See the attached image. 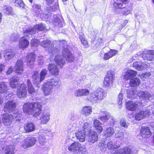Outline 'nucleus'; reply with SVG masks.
<instances>
[{
  "label": "nucleus",
  "instance_id": "obj_47",
  "mask_svg": "<svg viewBox=\"0 0 154 154\" xmlns=\"http://www.w3.org/2000/svg\"><path fill=\"white\" fill-rule=\"evenodd\" d=\"M19 37V35L17 33H12L10 37V40L12 42L16 41Z\"/></svg>",
  "mask_w": 154,
  "mask_h": 154
},
{
  "label": "nucleus",
  "instance_id": "obj_29",
  "mask_svg": "<svg viewBox=\"0 0 154 154\" xmlns=\"http://www.w3.org/2000/svg\"><path fill=\"white\" fill-rule=\"evenodd\" d=\"M85 131H80L76 133L75 134L76 137L79 141L83 142L85 141Z\"/></svg>",
  "mask_w": 154,
  "mask_h": 154
},
{
  "label": "nucleus",
  "instance_id": "obj_7",
  "mask_svg": "<svg viewBox=\"0 0 154 154\" xmlns=\"http://www.w3.org/2000/svg\"><path fill=\"white\" fill-rule=\"evenodd\" d=\"M16 109V103L13 100H10L5 103L3 110L5 112H12Z\"/></svg>",
  "mask_w": 154,
  "mask_h": 154
},
{
  "label": "nucleus",
  "instance_id": "obj_31",
  "mask_svg": "<svg viewBox=\"0 0 154 154\" xmlns=\"http://www.w3.org/2000/svg\"><path fill=\"white\" fill-rule=\"evenodd\" d=\"M132 150L128 147L125 148L124 149H120L115 151L113 154H131Z\"/></svg>",
  "mask_w": 154,
  "mask_h": 154
},
{
  "label": "nucleus",
  "instance_id": "obj_30",
  "mask_svg": "<svg viewBox=\"0 0 154 154\" xmlns=\"http://www.w3.org/2000/svg\"><path fill=\"white\" fill-rule=\"evenodd\" d=\"M118 53V51L117 50L110 49L109 51L104 54L103 58L105 60H108L115 55Z\"/></svg>",
  "mask_w": 154,
  "mask_h": 154
},
{
  "label": "nucleus",
  "instance_id": "obj_54",
  "mask_svg": "<svg viewBox=\"0 0 154 154\" xmlns=\"http://www.w3.org/2000/svg\"><path fill=\"white\" fill-rule=\"evenodd\" d=\"M79 151V154H87L88 153L86 148L84 146H81Z\"/></svg>",
  "mask_w": 154,
  "mask_h": 154
},
{
  "label": "nucleus",
  "instance_id": "obj_4",
  "mask_svg": "<svg viewBox=\"0 0 154 154\" xmlns=\"http://www.w3.org/2000/svg\"><path fill=\"white\" fill-rule=\"evenodd\" d=\"M46 28L45 25L42 23L34 26L32 27L29 28L24 32L25 36H27L28 35H31L38 32V31L44 30Z\"/></svg>",
  "mask_w": 154,
  "mask_h": 154
},
{
  "label": "nucleus",
  "instance_id": "obj_35",
  "mask_svg": "<svg viewBox=\"0 0 154 154\" xmlns=\"http://www.w3.org/2000/svg\"><path fill=\"white\" fill-rule=\"evenodd\" d=\"M94 126L98 133H100L102 131L103 128L102 124L99 121L95 119L93 121Z\"/></svg>",
  "mask_w": 154,
  "mask_h": 154
},
{
  "label": "nucleus",
  "instance_id": "obj_32",
  "mask_svg": "<svg viewBox=\"0 0 154 154\" xmlns=\"http://www.w3.org/2000/svg\"><path fill=\"white\" fill-rule=\"evenodd\" d=\"M54 61L60 67H62L65 63V60L63 59L62 57L60 55L55 56Z\"/></svg>",
  "mask_w": 154,
  "mask_h": 154
},
{
  "label": "nucleus",
  "instance_id": "obj_14",
  "mask_svg": "<svg viewBox=\"0 0 154 154\" xmlns=\"http://www.w3.org/2000/svg\"><path fill=\"white\" fill-rule=\"evenodd\" d=\"M90 91L87 88L79 89L75 90L74 92V95L75 97H81L88 96Z\"/></svg>",
  "mask_w": 154,
  "mask_h": 154
},
{
  "label": "nucleus",
  "instance_id": "obj_10",
  "mask_svg": "<svg viewBox=\"0 0 154 154\" xmlns=\"http://www.w3.org/2000/svg\"><path fill=\"white\" fill-rule=\"evenodd\" d=\"M8 90V85L6 82H2L0 83V93H5L4 98L5 99H8L9 97L12 95L11 93H10L7 92Z\"/></svg>",
  "mask_w": 154,
  "mask_h": 154
},
{
  "label": "nucleus",
  "instance_id": "obj_25",
  "mask_svg": "<svg viewBox=\"0 0 154 154\" xmlns=\"http://www.w3.org/2000/svg\"><path fill=\"white\" fill-rule=\"evenodd\" d=\"M81 147L80 143L77 142H74L70 145L68 147V149L73 152H76L79 150Z\"/></svg>",
  "mask_w": 154,
  "mask_h": 154
},
{
  "label": "nucleus",
  "instance_id": "obj_59",
  "mask_svg": "<svg viewBox=\"0 0 154 154\" xmlns=\"http://www.w3.org/2000/svg\"><path fill=\"white\" fill-rule=\"evenodd\" d=\"M123 98V95L122 92H121L119 95L118 96V104L119 105H121L122 103V100Z\"/></svg>",
  "mask_w": 154,
  "mask_h": 154
},
{
  "label": "nucleus",
  "instance_id": "obj_22",
  "mask_svg": "<svg viewBox=\"0 0 154 154\" xmlns=\"http://www.w3.org/2000/svg\"><path fill=\"white\" fill-rule=\"evenodd\" d=\"M137 72L132 70H128L125 73L123 78L126 80L130 79L135 76Z\"/></svg>",
  "mask_w": 154,
  "mask_h": 154
},
{
  "label": "nucleus",
  "instance_id": "obj_36",
  "mask_svg": "<svg viewBox=\"0 0 154 154\" xmlns=\"http://www.w3.org/2000/svg\"><path fill=\"white\" fill-rule=\"evenodd\" d=\"M137 91L134 89V90H127V97L130 99H133L136 97L137 95Z\"/></svg>",
  "mask_w": 154,
  "mask_h": 154
},
{
  "label": "nucleus",
  "instance_id": "obj_23",
  "mask_svg": "<svg viewBox=\"0 0 154 154\" xmlns=\"http://www.w3.org/2000/svg\"><path fill=\"white\" fill-rule=\"evenodd\" d=\"M138 105L137 102H134L132 101H129L126 103V109L129 110L134 111L137 108Z\"/></svg>",
  "mask_w": 154,
  "mask_h": 154
},
{
  "label": "nucleus",
  "instance_id": "obj_45",
  "mask_svg": "<svg viewBox=\"0 0 154 154\" xmlns=\"http://www.w3.org/2000/svg\"><path fill=\"white\" fill-rule=\"evenodd\" d=\"M3 11L6 14H12V8L10 6H6L5 8L3 10Z\"/></svg>",
  "mask_w": 154,
  "mask_h": 154
},
{
  "label": "nucleus",
  "instance_id": "obj_15",
  "mask_svg": "<svg viewBox=\"0 0 154 154\" xmlns=\"http://www.w3.org/2000/svg\"><path fill=\"white\" fill-rule=\"evenodd\" d=\"M137 96L140 98L148 101L152 99L153 95L146 91H140L137 93Z\"/></svg>",
  "mask_w": 154,
  "mask_h": 154
},
{
  "label": "nucleus",
  "instance_id": "obj_21",
  "mask_svg": "<svg viewBox=\"0 0 154 154\" xmlns=\"http://www.w3.org/2000/svg\"><path fill=\"white\" fill-rule=\"evenodd\" d=\"M15 55V52L12 50L9 49L5 51L4 57L7 60L12 59Z\"/></svg>",
  "mask_w": 154,
  "mask_h": 154
},
{
  "label": "nucleus",
  "instance_id": "obj_11",
  "mask_svg": "<svg viewBox=\"0 0 154 154\" xmlns=\"http://www.w3.org/2000/svg\"><path fill=\"white\" fill-rule=\"evenodd\" d=\"M150 113V112L149 110H144L139 111L138 113H136L133 117H134L135 120H140L144 117H148Z\"/></svg>",
  "mask_w": 154,
  "mask_h": 154
},
{
  "label": "nucleus",
  "instance_id": "obj_1",
  "mask_svg": "<svg viewBox=\"0 0 154 154\" xmlns=\"http://www.w3.org/2000/svg\"><path fill=\"white\" fill-rule=\"evenodd\" d=\"M42 106L38 103H26L23 106V111L27 113H31L36 117L41 113Z\"/></svg>",
  "mask_w": 154,
  "mask_h": 154
},
{
  "label": "nucleus",
  "instance_id": "obj_50",
  "mask_svg": "<svg viewBox=\"0 0 154 154\" xmlns=\"http://www.w3.org/2000/svg\"><path fill=\"white\" fill-rule=\"evenodd\" d=\"M54 24L55 26H57L59 27L62 26V22L57 17L54 19Z\"/></svg>",
  "mask_w": 154,
  "mask_h": 154
},
{
  "label": "nucleus",
  "instance_id": "obj_60",
  "mask_svg": "<svg viewBox=\"0 0 154 154\" xmlns=\"http://www.w3.org/2000/svg\"><path fill=\"white\" fill-rule=\"evenodd\" d=\"M13 70V69L12 67L11 66H10L8 68V69L7 71L6 74L7 75H10L12 73Z\"/></svg>",
  "mask_w": 154,
  "mask_h": 154
},
{
  "label": "nucleus",
  "instance_id": "obj_61",
  "mask_svg": "<svg viewBox=\"0 0 154 154\" xmlns=\"http://www.w3.org/2000/svg\"><path fill=\"white\" fill-rule=\"evenodd\" d=\"M10 86L13 88H16L18 85L17 83H15L11 81L10 82Z\"/></svg>",
  "mask_w": 154,
  "mask_h": 154
},
{
  "label": "nucleus",
  "instance_id": "obj_42",
  "mask_svg": "<svg viewBox=\"0 0 154 154\" xmlns=\"http://www.w3.org/2000/svg\"><path fill=\"white\" fill-rule=\"evenodd\" d=\"M115 131L114 129L112 128H107L104 132L105 135L107 137L112 136L115 133Z\"/></svg>",
  "mask_w": 154,
  "mask_h": 154
},
{
  "label": "nucleus",
  "instance_id": "obj_8",
  "mask_svg": "<svg viewBox=\"0 0 154 154\" xmlns=\"http://www.w3.org/2000/svg\"><path fill=\"white\" fill-rule=\"evenodd\" d=\"M50 42L47 39L44 40L41 42V45L44 48L48 47V51L49 53H51L52 54L53 56H54V55L55 54V53H57V51L56 49H53V46L51 45H50Z\"/></svg>",
  "mask_w": 154,
  "mask_h": 154
},
{
  "label": "nucleus",
  "instance_id": "obj_13",
  "mask_svg": "<svg viewBox=\"0 0 154 154\" xmlns=\"http://www.w3.org/2000/svg\"><path fill=\"white\" fill-rule=\"evenodd\" d=\"M36 141L35 138L32 137H29L25 140L24 143L22 145V146L25 149L32 146L35 145Z\"/></svg>",
  "mask_w": 154,
  "mask_h": 154
},
{
  "label": "nucleus",
  "instance_id": "obj_51",
  "mask_svg": "<svg viewBox=\"0 0 154 154\" xmlns=\"http://www.w3.org/2000/svg\"><path fill=\"white\" fill-rule=\"evenodd\" d=\"M91 127L90 124L87 122H85L84 124V126H83V129L84 130V131H85V132L87 131L88 132H89L91 130L90 128Z\"/></svg>",
  "mask_w": 154,
  "mask_h": 154
},
{
  "label": "nucleus",
  "instance_id": "obj_6",
  "mask_svg": "<svg viewBox=\"0 0 154 154\" xmlns=\"http://www.w3.org/2000/svg\"><path fill=\"white\" fill-rule=\"evenodd\" d=\"M98 136L96 132L93 130H91L87 134L86 140L90 144H92L97 141Z\"/></svg>",
  "mask_w": 154,
  "mask_h": 154
},
{
  "label": "nucleus",
  "instance_id": "obj_52",
  "mask_svg": "<svg viewBox=\"0 0 154 154\" xmlns=\"http://www.w3.org/2000/svg\"><path fill=\"white\" fill-rule=\"evenodd\" d=\"M119 1H117L115 2L113 4L115 8L116 9L121 8L122 6V3L119 2Z\"/></svg>",
  "mask_w": 154,
  "mask_h": 154
},
{
  "label": "nucleus",
  "instance_id": "obj_33",
  "mask_svg": "<svg viewBox=\"0 0 154 154\" xmlns=\"http://www.w3.org/2000/svg\"><path fill=\"white\" fill-rule=\"evenodd\" d=\"M24 127L25 131L30 132L35 130V127L34 125L32 123H28L24 125Z\"/></svg>",
  "mask_w": 154,
  "mask_h": 154
},
{
  "label": "nucleus",
  "instance_id": "obj_28",
  "mask_svg": "<svg viewBox=\"0 0 154 154\" xmlns=\"http://www.w3.org/2000/svg\"><path fill=\"white\" fill-rule=\"evenodd\" d=\"M133 66L138 70H141L144 68H146V64L143 63L140 61H136L133 63Z\"/></svg>",
  "mask_w": 154,
  "mask_h": 154
},
{
  "label": "nucleus",
  "instance_id": "obj_18",
  "mask_svg": "<svg viewBox=\"0 0 154 154\" xmlns=\"http://www.w3.org/2000/svg\"><path fill=\"white\" fill-rule=\"evenodd\" d=\"M140 133L141 136L144 138L148 137L152 134L148 127H142L140 129Z\"/></svg>",
  "mask_w": 154,
  "mask_h": 154
},
{
  "label": "nucleus",
  "instance_id": "obj_41",
  "mask_svg": "<svg viewBox=\"0 0 154 154\" xmlns=\"http://www.w3.org/2000/svg\"><path fill=\"white\" fill-rule=\"evenodd\" d=\"M27 84L29 93L32 94H35L37 90L34 88L32 87L31 82L29 79H28L27 80Z\"/></svg>",
  "mask_w": 154,
  "mask_h": 154
},
{
  "label": "nucleus",
  "instance_id": "obj_40",
  "mask_svg": "<svg viewBox=\"0 0 154 154\" xmlns=\"http://www.w3.org/2000/svg\"><path fill=\"white\" fill-rule=\"evenodd\" d=\"M14 147L12 146H5L3 148V149L5 152V154H14Z\"/></svg>",
  "mask_w": 154,
  "mask_h": 154
},
{
  "label": "nucleus",
  "instance_id": "obj_34",
  "mask_svg": "<svg viewBox=\"0 0 154 154\" xmlns=\"http://www.w3.org/2000/svg\"><path fill=\"white\" fill-rule=\"evenodd\" d=\"M32 78L33 82L37 84H39L42 82L40 80V76H39V74L37 71L33 72Z\"/></svg>",
  "mask_w": 154,
  "mask_h": 154
},
{
  "label": "nucleus",
  "instance_id": "obj_19",
  "mask_svg": "<svg viewBox=\"0 0 154 154\" xmlns=\"http://www.w3.org/2000/svg\"><path fill=\"white\" fill-rule=\"evenodd\" d=\"M50 114L48 112L42 113L39 117V120L40 123L42 124H46L50 120Z\"/></svg>",
  "mask_w": 154,
  "mask_h": 154
},
{
  "label": "nucleus",
  "instance_id": "obj_16",
  "mask_svg": "<svg viewBox=\"0 0 154 154\" xmlns=\"http://www.w3.org/2000/svg\"><path fill=\"white\" fill-rule=\"evenodd\" d=\"M48 69L50 74L54 76L58 75L59 74V69L57 66L54 64H49L48 66Z\"/></svg>",
  "mask_w": 154,
  "mask_h": 154
},
{
  "label": "nucleus",
  "instance_id": "obj_48",
  "mask_svg": "<svg viewBox=\"0 0 154 154\" xmlns=\"http://www.w3.org/2000/svg\"><path fill=\"white\" fill-rule=\"evenodd\" d=\"M14 4L17 7H20L21 8H24V4L21 0H16L14 2Z\"/></svg>",
  "mask_w": 154,
  "mask_h": 154
},
{
  "label": "nucleus",
  "instance_id": "obj_39",
  "mask_svg": "<svg viewBox=\"0 0 154 154\" xmlns=\"http://www.w3.org/2000/svg\"><path fill=\"white\" fill-rule=\"evenodd\" d=\"M92 112V108L90 106H85L82 109L81 113L85 116H88Z\"/></svg>",
  "mask_w": 154,
  "mask_h": 154
},
{
  "label": "nucleus",
  "instance_id": "obj_55",
  "mask_svg": "<svg viewBox=\"0 0 154 154\" xmlns=\"http://www.w3.org/2000/svg\"><path fill=\"white\" fill-rule=\"evenodd\" d=\"M150 74L149 72H146L143 74L140 75V78L143 80H144L145 79H147L149 78L150 76Z\"/></svg>",
  "mask_w": 154,
  "mask_h": 154
},
{
  "label": "nucleus",
  "instance_id": "obj_44",
  "mask_svg": "<svg viewBox=\"0 0 154 154\" xmlns=\"http://www.w3.org/2000/svg\"><path fill=\"white\" fill-rule=\"evenodd\" d=\"M44 133L43 134H40L38 137V141L40 144L44 145L46 142V140L45 137Z\"/></svg>",
  "mask_w": 154,
  "mask_h": 154
},
{
  "label": "nucleus",
  "instance_id": "obj_57",
  "mask_svg": "<svg viewBox=\"0 0 154 154\" xmlns=\"http://www.w3.org/2000/svg\"><path fill=\"white\" fill-rule=\"evenodd\" d=\"M131 10V8L130 7H128L126 9H125L124 11L122 12L123 15H126L130 13Z\"/></svg>",
  "mask_w": 154,
  "mask_h": 154
},
{
  "label": "nucleus",
  "instance_id": "obj_49",
  "mask_svg": "<svg viewBox=\"0 0 154 154\" xmlns=\"http://www.w3.org/2000/svg\"><path fill=\"white\" fill-rule=\"evenodd\" d=\"M107 147L109 149H113L115 148H118L119 147L115 145L114 143L112 141L109 142L107 144Z\"/></svg>",
  "mask_w": 154,
  "mask_h": 154
},
{
  "label": "nucleus",
  "instance_id": "obj_38",
  "mask_svg": "<svg viewBox=\"0 0 154 154\" xmlns=\"http://www.w3.org/2000/svg\"><path fill=\"white\" fill-rule=\"evenodd\" d=\"M140 84V80L137 77L131 79L129 83L130 86L133 87L138 86Z\"/></svg>",
  "mask_w": 154,
  "mask_h": 154
},
{
  "label": "nucleus",
  "instance_id": "obj_24",
  "mask_svg": "<svg viewBox=\"0 0 154 154\" xmlns=\"http://www.w3.org/2000/svg\"><path fill=\"white\" fill-rule=\"evenodd\" d=\"M35 57V55L33 53L29 54L26 57L27 65L31 67H32L34 64Z\"/></svg>",
  "mask_w": 154,
  "mask_h": 154
},
{
  "label": "nucleus",
  "instance_id": "obj_12",
  "mask_svg": "<svg viewBox=\"0 0 154 154\" xmlns=\"http://www.w3.org/2000/svg\"><path fill=\"white\" fill-rule=\"evenodd\" d=\"M62 55L67 61L72 62L75 60L74 56L67 48H64L62 51Z\"/></svg>",
  "mask_w": 154,
  "mask_h": 154
},
{
  "label": "nucleus",
  "instance_id": "obj_26",
  "mask_svg": "<svg viewBox=\"0 0 154 154\" xmlns=\"http://www.w3.org/2000/svg\"><path fill=\"white\" fill-rule=\"evenodd\" d=\"M19 42V48L23 49L27 48L29 43V41L23 37L20 38Z\"/></svg>",
  "mask_w": 154,
  "mask_h": 154
},
{
  "label": "nucleus",
  "instance_id": "obj_27",
  "mask_svg": "<svg viewBox=\"0 0 154 154\" xmlns=\"http://www.w3.org/2000/svg\"><path fill=\"white\" fill-rule=\"evenodd\" d=\"M147 54L146 55L143 54V58L144 59H146L149 61L154 60V50L147 51H145Z\"/></svg>",
  "mask_w": 154,
  "mask_h": 154
},
{
  "label": "nucleus",
  "instance_id": "obj_17",
  "mask_svg": "<svg viewBox=\"0 0 154 154\" xmlns=\"http://www.w3.org/2000/svg\"><path fill=\"white\" fill-rule=\"evenodd\" d=\"M23 63L22 60H18L15 66V72L19 74H21L23 71Z\"/></svg>",
  "mask_w": 154,
  "mask_h": 154
},
{
  "label": "nucleus",
  "instance_id": "obj_2",
  "mask_svg": "<svg viewBox=\"0 0 154 154\" xmlns=\"http://www.w3.org/2000/svg\"><path fill=\"white\" fill-rule=\"evenodd\" d=\"M106 94L103 89L98 88L94 92H92L87 98V99L91 101L101 100L106 96Z\"/></svg>",
  "mask_w": 154,
  "mask_h": 154
},
{
  "label": "nucleus",
  "instance_id": "obj_5",
  "mask_svg": "<svg viewBox=\"0 0 154 154\" xmlns=\"http://www.w3.org/2000/svg\"><path fill=\"white\" fill-rule=\"evenodd\" d=\"M115 79L114 75L111 71H109L104 79L103 86L107 90L111 88L112 86L113 80Z\"/></svg>",
  "mask_w": 154,
  "mask_h": 154
},
{
  "label": "nucleus",
  "instance_id": "obj_64",
  "mask_svg": "<svg viewBox=\"0 0 154 154\" xmlns=\"http://www.w3.org/2000/svg\"><path fill=\"white\" fill-rule=\"evenodd\" d=\"M32 7L34 10L35 9H39L40 8V6L37 4H34Z\"/></svg>",
  "mask_w": 154,
  "mask_h": 154
},
{
  "label": "nucleus",
  "instance_id": "obj_37",
  "mask_svg": "<svg viewBox=\"0 0 154 154\" xmlns=\"http://www.w3.org/2000/svg\"><path fill=\"white\" fill-rule=\"evenodd\" d=\"M105 116H103L100 117V120L102 121H105L106 120H108L109 119H110L112 120V122L114 123L115 121L114 118L110 114L107 112L105 111L104 112Z\"/></svg>",
  "mask_w": 154,
  "mask_h": 154
},
{
  "label": "nucleus",
  "instance_id": "obj_9",
  "mask_svg": "<svg viewBox=\"0 0 154 154\" xmlns=\"http://www.w3.org/2000/svg\"><path fill=\"white\" fill-rule=\"evenodd\" d=\"M19 87L17 91V96L20 98L26 97L27 94L26 85L24 84H22L19 85Z\"/></svg>",
  "mask_w": 154,
  "mask_h": 154
},
{
  "label": "nucleus",
  "instance_id": "obj_20",
  "mask_svg": "<svg viewBox=\"0 0 154 154\" xmlns=\"http://www.w3.org/2000/svg\"><path fill=\"white\" fill-rule=\"evenodd\" d=\"M43 93L45 96L50 95L52 92L53 88L47 82L45 83L43 85Z\"/></svg>",
  "mask_w": 154,
  "mask_h": 154
},
{
  "label": "nucleus",
  "instance_id": "obj_43",
  "mask_svg": "<svg viewBox=\"0 0 154 154\" xmlns=\"http://www.w3.org/2000/svg\"><path fill=\"white\" fill-rule=\"evenodd\" d=\"M60 81V80L59 79H52L49 80L47 82L53 88V87L59 85Z\"/></svg>",
  "mask_w": 154,
  "mask_h": 154
},
{
  "label": "nucleus",
  "instance_id": "obj_56",
  "mask_svg": "<svg viewBox=\"0 0 154 154\" xmlns=\"http://www.w3.org/2000/svg\"><path fill=\"white\" fill-rule=\"evenodd\" d=\"M39 42L38 40L34 39L31 41V44L32 46H37L39 44Z\"/></svg>",
  "mask_w": 154,
  "mask_h": 154
},
{
  "label": "nucleus",
  "instance_id": "obj_63",
  "mask_svg": "<svg viewBox=\"0 0 154 154\" xmlns=\"http://www.w3.org/2000/svg\"><path fill=\"white\" fill-rule=\"evenodd\" d=\"M5 65L2 64H0V73L5 69Z\"/></svg>",
  "mask_w": 154,
  "mask_h": 154
},
{
  "label": "nucleus",
  "instance_id": "obj_53",
  "mask_svg": "<svg viewBox=\"0 0 154 154\" xmlns=\"http://www.w3.org/2000/svg\"><path fill=\"white\" fill-rule=\"evenodd\" d=\"M120 125L122 127L127 128L128 126V123H126V121L124 119H121L120 121Z\"/></svg>",
  "mask_w": 154,
  "mask_h": 154
},
{
  "label": "nucleus",
  "instance_id": "obj_3",
  "mask_svg": "<svg viewBox=\"0 0 154 154\" xmlns=\"http://www.w3.org/2000/svg\"><path fill=\"white\" fill-rule=\"evenodd\" d=\"M17 111L13 113V115H9L8 113L3 114L2 115V119L3 123L5 125H10L13 120L19 121L20 120V115L17 113Z\"/></svg>",
  "mask_w": 154,
  "mask_h": 154
},
{
  "label": "nucleus",
  "instance_id": "obj_62",
  "mask_svg": "<svg viewBox=\"0 0 154 154\" xmlns=\"http://www.w3.org/2000/svg\"><path fill=\"white\" fill-rule=\"evenodd\" d=\"M18 80V79L17 77H14L11 79L10 81L15 83H17Z\"/></svg>",
  "mask_w": 154,
  "mask_h": 154
},
{
  "label": "nucleus",
  "instance_id": "obj_46",
  "mask_svg": "<svg viewBox=\"0 0 154 154\" xmlns=\"http://www.w3.org/2000/svg\"><path fill=\"white\" fill-rule=\"evenodd\" d=\"M48 70L46 69H42L41 72L40 77V80H41L42 82L45 79Z\"/></svg>",
  "mask_w": 154,
  "mask_h": 154
},
{
  "label": "nucleus",
  "instance_id": "obj_58",
  "mask_svg": "<svg viewBox=\"0 0 154 154\" xmlns=\"http://www.w3.org/2000/svg\"><path fill=\"white\" fill-rule=\"evenodd\" d=\"M115 136L116 137H121L123 136L124 134L123 132L120 131H117L115 132Z\"/></svg>",
  "mask_w": 154,
  "mask_h": 154
}]
</instances>
